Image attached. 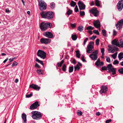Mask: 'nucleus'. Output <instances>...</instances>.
Masks as SVG:
<instances>
[{
	"instance_id": "1",
	"label": "nucleus",
	"mask_w": 123,
	"mask_h": 123,
	"mask_svg": "<svg viewBox=\"0 0 123 123\" xmlns=\"http://www.w3.org/2000/svg\"><path fill=\"white\" fill-rule=\"evenodd\" d=\"M40 14L42 18L48 19L53 18L54 15L53 12L50 11H43L40 12Z\"/></svg>"
},
{
	"instance_id": "2",
	"label": "nucleus",
	"mask_w": 123,
	"mask_h": 123,
	"mask_svg": "<svg viewBox=\"0 0 123 123\" xmlns=\"http://www.w3.org/2000/svg\"><path fill=\"white\" fill-rule=\"evenodd\" d=\"M32 117L34 119L39 120L42 118V114L40 112L37 111H33L31 113Z\"/></svg>"
},
{
	"instance_id": "3",
	"label": "nucleus",
	"mask_w": 123,
	"mask_h": 123,
	"mask_svg": "<svg viewBox=\"0 0 123 123\" xmlns=\"http://www.w3.org/2000/svg\"><path fill=\"white\" fill-rule=\"evenodd\" d=\"M94 44V43L93 42L89 43V44L87 46L86 48V51L87 53H91L93 51L94 49L93 45Z\"/></svg>"
},
{
	"instance_id": "4",
	"label": "nucleus",
	"mask_w": 123,
	"mask_h": 123,
	"mask_svg": "<svg viewBox=\"0 0 123 123\" xmlns=\"http://www.w3.org/2000/svg\"><path fill=\"white\" fill-rule=\"evenodd\" d=\"M98 50H95L93 52H92V53L89 55V57L92 60L94 61L96 60H97L98 57Z\"/></svg>"
},
{
	"instance_id": "5",
	"label": "nucleus",
	"mask_w": 123,
	"mask_h": 123,
	"mask_svg": "<svg viewBox=\"0 0 123 123\" xmlns=\"http://www.w3.org/2000/svg\"><path fill=\"white\" fill-rule=\"evenodd\" d=\"M38 5L41 11L44 10L46 8V4L45 2L41 0L38 1Z\"/></svg>"
},
{
	"instance_id": "6",
	"label": "nucleus",
	"mask_w": 123,
	"mask_h": 123,
	"mask_svg": "<svg viewBox=\"0 0 123 123\" xmlns=\"http://www.w3.org/2000/svg\"><path fill=\"white\" fill-rule=\"evenodd\" d=\"M107 68L109 73L112 72L113 75L116 74V68H113L111 64H108L107 66Z\"/></svg>"
},
{
	"instance_id": "7",
	"label": "nucleus",
	"mask_w": 123,
	"mask_h": 123,
	"mask_svg": "<svg viewBox=\"0 0 123 123\" xmlns=\"http://www.w3.org/2000/svg\"><path fill=\"white\" fill-rule=\"evenodd\" d=\"M37 55L41 58L44 59L46 57V53L44 51L39 49L37 53Z\"/></svg>"
},
{
	"instance_id": "8",
	"label": "nucleus",
	"mask_w": 123,
	"mask_h": 123,
	"mask_svg": "<svg viewBox=\"0 0 123 123\" xmlns=\"http://www.w3.org/2000/svg\"><path fill=\"white\" fill-rule=\"evenodd\" d=\"M90 12L95 17H97L99 15V11L96 8H92V9L90 10Z\"/></svg>"
},
{
	"instance_id": "9",
	"label": "nucleus",
	"mask_w": 123,
	"mask_h": 123,
	"mask_svg": "<svg viewBox=\"0 0 123 123\" xmlns=\"http://www.w3.org/2000/svg\"><path fill=\"white\" fill-rule=\"evenodd\" d=\"M123 26V19H122L118 21L116 25L117 29L119 30L122 28Z\"/></svg>"
},
{
	"instance_id": "10",
	"label": "nucleus",
	"mask_w": 123,
	"mask_h": 123,
	"mask_svg": "<svg viewBox=\"0 0 123 123\" xmlns=\"http://www.w3.org/2000/svg\"><path fill=\"white\" fill-rule=\"evenodd\" d=\"M50 40L48 38H42L40 39V42L42 44H47L50 42Z\"/></svg>"
},
{
	"instance_id": "11",
	"label": "nucleus",
	"mask_w": 123,
	"mask_h": 123,
	"mask_svg": "<svg viewBox=\"0 0 123 123\" xmlns=\"http://www.w3.org/2000/svg\"><path fill=\"white\" fill-rule=\"evenodd\" d=\"M117 9L119 11H121L123 8V0H120L117 4Z\"/></svg>"
},
{
	"instance_id": "12",
	"label": "nucleus",
	"mask_w": 123,
	"mask_h": 123,
	"mask_svg": "<svg viewBox=\"0 0 123 123\" xmlns=\"http://www.w3.org/2000/svg\"><path fill=\"white\" fill-rule=\"evenodd\" d=\"M39 106L38 102L37 101H36L30 106V108L31 110H33L37 108Z\"/></svg>"
},
{
	"instance_id": "13",
	"label": "nucleus",
	"mask_w": 123,
	"mask_h": 123,
	"mask_svg": "<svg viewBox=\"0 0 123 123\" xmlns=\"http://www.w3.org/2000/svg\"><path fill=\"white\" fill-rule=\"evenodd\" d=\"M43 34L44 36L50 38H52L53 37V35L50 32L47 31L44 32Z\"/></svg>"
},
{
	"instance_id": "14",
	"label": "nucleus",
	"mask_w": 123,
	"mask_h": 123,
	"mask_svg": "<svg viewBox=\"0 0 123 123\" xmlns=\"http://www.w3.org/2000/svg\"><path fill=\"white\" fill-rule=\"evenodd\" d=\"M78 4L80 10H83L85 9L86 6L83 2L79 1L78 2Z\"/></svg>"
},
{
	"instance_id": "15",
	"label": "nucleus",
	"mask_w": 123,
	"mask_h": 123,
	"mask_svg": "<svg viewBox=\"0 0 123 123\" xmlns=\"http://www.w3.org/2000/svg\"><path fill=\"white\" fill-rule=\"evenodd\" d=\"M40 28L42 31H43L47 28L45 23H44L43 22H42L41 23Z\"/></svg>"
},
{
	"instance_id": "16",
	"label": "nucleus",
	"mask_w": 123,
	"mask_h": 123,
	"mask_svg": "<svg viewBox=\"0 0 123 123\" xmlns=\"http://www.w3.org/2000/svg\"><path fill=\"white\" fill-rule=\"evenodd\" d=\"M108 90V88L106 86H102L101 89L100 91V93L101 94L104 93L106 92Z\"/></svg>"
},
{
	"instance_id": "17",
	"label": "nucleus",
	"mask_w": 123,
	"mask_h": 123,
	"mask_svg": "<svg viewBox=\"0 0 123 123\" xmlns=\"http://www.w3.org/2000/svg\"><path fill=\"white\" fill-rule=\"evenodd\" d=\"M29 87L37 91L39 90L40 88V87L38 86L37 85H34V84H32L31 85H30Z\"/></svg>"
},
{
	"instance_id": "18",
	"label": "nucleus",
	"mask_w": 123,
	"mask_h": 123,
	"mask_svg": "<svg viewBox=\"0 0 123 123\" xmlns=\"http://www.w3.org/2000/svg\"><path fill=\"white\" fill-rule=\"evenodd\" d=\"M93 24L94 26L97 28H100V23L99 20L94 21Z\"/></svg>"
},
{
	"instance_id": "19",
	"label": "nucleus",
	"mask_w": 123,
	"mask_h": 123,
	"mask_svg": "<svg viewBox=\"0 0 123 123\" xmlns=\"http://www.w3.org/2000/svg\"><path fill=\"white\" fill-rule=\"evenodd\" d=\"M104 64V62H95V65L96 66V67L98 68H100L101 66H102Z\"/></svg>"
},
{
	"instance_id": "20",
	"label": "nucleus",
	"mask_w": 123,
	"mask_h": 123,
	"mask_svg": "<svg viewBox=\"0 0 123 123\" xmlns=\"http://www.w3.org/2000/svg\"><path fill=\"white\" fill-rule=\"evenodd\" d=\"M22 118L23 120V123H26V115L25 113H23L22 114Z\"/></svg>"
},
{
	"instance_id": "21",
	"label": "nucleus",
	"mask_w": 123,
	"mask_h": 123,
	"mask_svg": "<svg viewBox=\"0 0 123 123\" xmlns=\"http://www.w3.org/2000/svg\"><path fill=\"white\" fill-rule=\"evenodd\" d=\"M112 44L113 45H114L116 46H119V42L118 41V40L115 39L112 42Z\"/></svg>"
},
{
	"instance_id": "22",
	"label": "nucleus",
	"mask_w": 123,
	"mask_h": 123,
	"mask_svg": "<svg viewBox=\"0 0 123 123\" xmlns=\"http://www.w3.org/2000/svg\"><path fill=\"white\" fill-rule=\"evenodd\" d=\"M95 5L97 6L98 7H100V1L98 0H95Z\"/></svg>"
},
{
	"instance_id": "23",
	"label": "nucleus",
	"mask_w": 123,
	"mask_h": 123,
	"mask_svg": "<svg viewBox=\"0 0 123 123\" xmlns=\"http://www.w3.org/2000/svg\"><path fill=\"white\" fill-rule=\"evenodd\" d=\"M118 58L119 60H120L123 58V52H121L119 53L118 55Z\"/></svg>"
},
{
	"instance_id": "24",
	"label": "nucleus",
	"mask_w": 123,
	"mask_h": 123,
	"mask_svg": "<svg viewBox=\"0 0 123 123\" xmlns=\"http://www.w3.org/2000/svg\"><path fill=\"white\" fill-rule=\"evenodd\" d=\"M75 52L76 57L78 58H80V52L78 50L76 51Z\"/></svg>"
},
{
	"instance_id": "25",
	"label": "nucleus",
	"mask_w": 123,
	"mask_h": 123,
	"mask_svg": "<svg viewBox=\"0 0 123 123\" xmlns=\"http://www.w3.org/2000/svg\"><path fill=\"white\" fill-rule=\"evenodd\" d=\"M119 41L120 43V44L119 43V46L118 47H121V48L123 47V41L122 39H120L119 40Z\"/></svg>"
},
{
	"instance_id": "26",
	"label": "nucleus",
	"mask_w": 123,
	"mask_h": 123,
	"mask_svg": "<svg viewBox=\"0 0 123 123\" xmlns=\"http://www.w3.org/2000/svg\"><path fill=\"white\" fill-rule=\"evenodd\" d=\"M76 3L73 1L72 0L70 3V5L71 7H74L76 5Z\"/></svg>"
},
{
	"instance_id": "27",
	"label": "nucleus",
	"mask_w": 123,
	"mask_h": 123,
	"mask_svg": "<svg viewBox=\"0 0 123 123\" xmlns=\"http://www.w3.org/2000/svg\"><path fill=\"white\" fill-rule=\"evenodd\" d=\"M84 29V27L82 26H79L77 28V30L80 31H82Z\"/></svg>"
},
{
	"instance_id": "28",
	"label": "nucleus",
	"mask_w": 123,
	"mask_h": 123,
	"mask_svg": "<svg viewBox=\"0 0 123 123\" xmlns=\"http://www.w3.org/2000/svg\"><path fill=\"white\" fill-rule=\"evenodd\" d=\"M36 61L39 63H40L43 66H44V64L43 62L42 61L40 60L38 58H36Z\"/></svg>"
},
{
	"instance_id": "29",
	"label": "nucleus",
	"mask_w": 123,
	"mask_h": 123,
	"mask_svg": "<svg viewBox=\"0 0 123 123\" xmlns=\"http://www.w3.org/2000/svg\"><path fill=\"white\" fill-rule=\"evenodd\" d=\"M74 71H75L76 70H79L80 68L78 64H77L74 66Z\"/></svg>"
},
{
	"instance_id": "30",
	"label": "nucleus",
	"mask_w": 123,
	"mask_h": 123,
	"mask_svg": "<svg viewBox=\"0 0 123 123\" xmlns=\"http://www.w3.org/2000/svg\"><path fill=\"white\" fill-rule=\"evenodd\" d=\"M55 6V3L54 2H52L50 3V7L52 9H53Z\"/></svg>"
},
{
	"instance_id": "31",
	"label": "nucleus",
	"mask_w": 123,
	"mask_h": 123,
	"mask_svg": "<svg viewBox=\"0 0 123 123\" xmlns=\"http://www.w3.org/2000/svg\"><path fill=\"white\" fill-rule=\"evenodd\" d=\"M102 33L103 35L105 37L107 36L106 31L104 29L102 30Z\"/></svg>"
},
{
	"instance_id": "32",
	"label": "nucleus",
	"mask_w": 123,
	"mask_h": 123,
	"mask_svg": "<svg viewBox=\"0 0 123 123\" xmlns=\"http://www.w3.org/2000/svg\"><path fill=\"white\" fill-rule=\"evenodd\" d=\"M74 68L73 66L69 67V73L72 72Z\"/></svg>"
},
{
	"instance_id": "33",
	"label": "nucleus",
	"mask_w": 123,
	"mask_h": 123,
	"mask_svg": "<svg viewBox=\"0 0 123 123\" xmlns=\"http://www.w3.org/2000/svg\"><path fill=\"white\" fill-rule=\"evenodd\" d=\"M64 62V61L62 60L61 62L60 63L59 62L57 63V65L59 67H61Z\"/></svg>"
},
{
	"instance_id": "34",
	"label": "nucleus",
	"mask_w": 123,
	"mask_h": 123,
	"mask_svg": "<svg viewBox=\"0 0 123 123\" xmlns=\"http://www.w3.org/2000/svg\"><path fill=\"white\" fill-rule=\"evenodd\" d=\"M72 38L73 40H75L76 39L77 37L76 35H72Z\"/></svg>"
},
{
	"instance_id": "35",
	"label": "nucleus",
	"mask_w": 123,
	"mask_h": 123,
	"mask_svg": "<svg viewBox=\"0 0 123 123\" xmlns=\"http://www.w3.org/2000/svg\"><path fill=\"white\" fill-rule=\"evenodd\" d=\"M118 71V72L121 74H123V68H119Z\"/></svg>"
},
{
	"instance_id": "36",
	"label": "nucleus",
	"mask_w": 123,
	"mask_h": 123,
	"mask_svg": "<svg viewBox=\"0 0 123 123\" xmlns=\"http://www.w3.org/2000/svg\"><path fill=\"white\" fill-rule=\"evenodd\" d=\"M47 27V28H50L52 26V24L51 23H45Z\"/></svg>"
},
{
	"instance_id": "37",
	"label": "nucleus",
	"mask_w": 123,
	"mask_h": 123,
	"mask_svg": "<svg viewBox=\"0 0 123 123\" xmlns=\"http://www.w3.org/2000/svg\"><path fill=\"white\" fill-rule=\"evenodd\" d=\"M67 66L65 64H64L62 66V70L64 71H66Z\"/></svg>"
},
{
	"instance_id": "38",
	"label": "nucleus",
	"mask_w": 123,
	"mask_h": 123,
	"mask_svg": "<svg viewBox=\"0 0 123 123\" xmlns=\"http://www.w3.org/2000/svg\"><path fill=\"white\" fill-rule=\"evenodd\" d=\"M117 54V53L116 52L112 55V56L113 59H115L116 58Z\"/></svg>"
},
{
	"instance_id": "39",
	"label": "nucleus",
	"mask_w": 123,
	"mask_h": 123,
	"mask_svg": "<svg viewBox=\"0 0 123 123\" xmlns=\"http://www.w3.org/2000/svg\"><path fill=\"white\" fill-rule=\"evenodd\" d=\"M72 12L73 11L72 10L69 9L68 11L67 12V15H69L71 14L72 13Z\"/></svg>"
},
{
	"instance_id": "40",
	"label": "nucleus",
	"mask_w": 123,
	"mask_h": 123,
	"mask_svg": "<svg viewBox=\"0 0 123 123\" xmlns=\"http://www.w3.org/2000/svg\"><path fill=\"white\" fill-rule=\"evenodd\" d=\"M18 64V63L16 61H15L13 62L12 63V67H13L14 66H17Z\"/></svg>"
},
{
	"instance_id": "41",
	"label": "nucleus",
	"mask_w": 123,
	"mask_h": 123,
	"mask_svg": "<svg viewBox=\"0 0 123 123\" xmlns=\"http://www.w3.org/2000/svg\"><path fill=\"white\" fill-rule=\"evenodd\" d=\"M77 113L78 115L81 116L82 115V113L81 111L78 110L77 112Z\"/></svg>"
},
{
	"instance_id": "42",
	"label": "nucleus",
	"mask_w": 123,
	"mask_h": 123,
	"mask_svg": "<svg viewBox=\"0 0 123 123\" xmlns=\"http://www.w3.org/2000/svg\"><path fill=\"white\" fill-rule=\"evenodd\" d=\"M33 95L32 93H31L30 94H26V97L27 98H29L32 96Z\"/></svg>"
},
{
	"instance_id": "43",
	"label": "nucleus",
	"mask_w": 123,
	"mask_h": 123,
	"mask_svg": "<svg viewBox=\"0 0 123 123\" xmlns=\"http://www.w3.org/2000/svg\"><path fill=\"white\" fill-rule=\"evenodd\" d=\"M119 62V61L117 60H116L114 61L113 62V64L114 65L117 64H118Z\"/></svg>"
},
{
	"instance_id": "44",
	"label": "nucleus",
	"mask_w": 123,
	"mask_h": 123,
	"mask_svg": "<svg viewBox=\"0 0 123 123\" xmlns=\"http://www.w3.org/2000/svg\"><path fill=\"white\" fill-rule=\"evenodd\" d=\"M80 14L81 16H83L85 15V13L84 11H80Z\"/></svg>"
},
{
	"instance_id": "45",
	"label": "nucleus",
	"mask_w": 123,
	"mask_h": 123,
	"mask_svg": "<svg viewBox=\"0 0 123 123\" xmlns=\"http://www.w3.org/2000/svg\"><path fill=\"white\" fill-rule=\"evenodd\" d=\"M106 61L107 62H110L111 60L110 57L107 56H106Z\"/></svg>"
},
{
	"instance_id": "46",
	"label": "nucleus",
	"mask_w": 123,
	"mask_h": 123,
	"mask_svg": "<svg viewBox=\"0 0 123 123\" xmlns=\"http://www.w3.org/2000/svg\"><path fill=\"white\" fill-rule=\"evenodd\" d=\"M74 11L76 12H79V9L77 5L74 8Z\"/></svg>"
},
{
	"instance_id": "47",
	"label": "nucleus",
	"mask_w": 123,
	"mask_h": 123,
	"mask_svg": "<svg viewBox=\"0 0 123 123\" xmlns=\"http://www.w3.org/2000/svg\"><path fill=\"white\" fill-rule=\"evenodd\" d=\"M94 33L97 35H99V33L98 30H94L93 31Z\"/></svg>"
},
{
	"instance_id": "48",
	"label": "nucleus",
	"mask_w": 123,
	"mask_h": 123,
	"mask_svg": "<svg viewBox=\"0 0 123 123\" xmlns=\"http://www.w3.org/2000/svg\"><path fill=\"white\" fill-rule=\"evenodd\" d=\"M88 37L86 38L85 40H84V42L83 45L84 46H85L86 44V42H87V40H88Z\"/></svg>"
},
{
	"instance_id": "49",
	"label": "nucleus",
	"mask_w": 123,
	"mask_h": 123,
	"mask_svg": "<svg viewBox=\"0 0 123 123\" xmlns=\"http://www.w3.org/2000/svg\"><path fill=\"white\" fill-rule=\"evenodd\" d=\"M107 67L104 66L102 67L101 68V70H107Z\"/></svg>"
},
{
	"instance_id": "50",
	"label": "nucleus",
	"mask_w": 123,
	"mask_h": 123,
	"mask_svg": "<svg viewBox=\"0 0 123 123\" xmlns=\"http://www.w3.org/2000/svg\"><path fill=\"white\" fill-rule=\"evenodd\" d=\"M99 43V40L98 39H97L96 40V44L97 45H98Z\"/></svg>"
},
{
	"instance_id": "51",
	"label": "nucleus",
	"mask_w": 123,
	"mask_h": 123,
	"mask_svg": "<svg viewBox=\"0 0 123 123\" xmlns=\"http://www.w3.org/2000/svg\"><path fill=\"white\" fill-rule=\"evenodd\" d=\"M104 48H102L101 49V52L102 53V54L103 55H104L105 54L104 53Z\"/></svg>"
},
{
	"instance_id": "52",
	"label": "nucleus",
	"mask_w": 123,
	"mask_h": 123,
	"mask_svg": "<svg viewBox=\"0 0 123 123\" xmlns=\"http://www.w3.org/2000/svg\"><path fill=\"white\" fill-rule=\"evenodd\" d=\"M86 29L87 30H92L93 29V28L92 26H89L86 28Z\"/></svg>"
},
{
	"instance_id": "53",
	"label": "nucleus",
	"mask_w": 123,
	"mask_h": 123,
	"mask_svg": "<svg viewBox=\"0 0 123 123\" xmlns=\"http://www.w3.org/2000/svg\"><path fill=\"white\" fill-rule=\"evenodd\" d=\"M81 60L83 62H85L86 61V60L85 59L84 57L83 56H81Z\"/></svg>"
},
{
	"instance_id": "54",
	"label": "nucleus",
	"mask_w": 123,
	"mask_h": 123,
	"mask_svg": "<svg viewBox=\"0 0 123 123\" xmlns=\"http://www.w3.org/2000/svg\"><path fill=\"white\" fill-rule=\"evenodd\" d=\"M42 70L41 69H38L37 70V72L39 74H42V72H41Z\"/></svg>"
},
{
	"instance_id": "55",
	"label": "nucleus",
	"mask_w": 123,
	"mask_h": 123,
	"mask_svg": "<svg viewBox=\"0 0 123 123\" xmlns=\"http://www.w3.org/2000/svg\"><path fill=\"white\" fill-rule=\"evenodd\" d=\"M96 36H92L90 38V39L94 40L96 38Z\"/></svg>"
},
{
	"instance_id": "56",
	"label": "nucleus",
	"mask_w": 123,
	"mask_h": 123,
	"mask_svg": "<svg viewBox=\"0 0 123 123\" xmlns=\"http://www.w3.org/2000/svg\"><path fill=\"white\" fill-rule=\"evenodd\" d=\"M71 25L72 28H74L76 26V24L75 23L71 24Z\"/></svg>"
},
{
	"instance_id": "57",
	"label": "nucleus",
	"mask_w": 123,
	"mask_h": 123,
	"mask_svg": "<svg viewBox=\"0 0 123 123\" xmlns=\"http://www.w3.org/2000/svg\"><path fill=\"white\" fill-rule=\"evenodd\" d=\"M117 34V32L115 30H113V35L114 36H115Z\"/></svg>"
},
{
	"instance_id": "58",
	"label": "nucleus",
	"mask_w": 123,
	"mask_h": 123,
	"mask_svg": "<svg viewBox=\"0 0 123 123\" xmlns=\"http://www.w3.org/2000/svg\"><path fill=\"white\" fill-rule=\"evenodd\" d=\"M35 66L36 67H37L38 68H40V66L37 63H36Z\"/></svg>"
},
{
	"instance_id": "59",
	"label": "nucleus",
	"mask_w": 123,
	"mask_h": 123,
	"mask_svg": "<svg viewBox=\"0 0 123 123\" xmlns=\"http://www.w3.org/2000/svg\"><path fill=\"white\" fill-rule=\"evenodd\" d=\"M111 121V119L107 120H106L105 122L106 123H109Z\"/></svg>"
},
{
	"instance_id": "60",
	"label": "nucleus",
	"mask_w": 123,
	"mask_h": 123,
	"mask_svg": "<svg viewBox=\"0 0 123 123\" xmlns=\"http://www.w3.org/2000/svg\"><path fill=\"white\" fill-rule=\"evenodd\" d=\"M15 58V57H14L13 58H12V59H10L9 60H10V61L9 62H12V61Z\"/></svg>"
},
{
	"instance_id": "61",
	"label": "nucleus",
	"mask_w": 123,
	"mask_h": 123,
	"mask_svg": "<svg viewBox=\"0 0 123 123\" xmlns=\"http://www.w3.org/2000/svg\"><path fill=\"white\" fill-rule=\"evenodd\" d=\"M6 11L7 13L9 12H10V11L9 10V9L8 8L6 9Z\"/></svg>"
},
{
	"instance_id": "62",
	"label": "nucleus",
	"mask_w": 123,
	"mask_h": 123,
	"mask_svg": "<svg viewBox=\"0 0 123 123\" xmlns=\"http://www.w3.org/2000/svg\"><path fill=\"white\" fill-rule=\"evenodd\" d=\"M110 48L111 49H108V51L110 53L111 51L112 50V49L113 48V47H110Z\"/></svg>"
},
{
	"instance_id": "63",
	"label": "nucleus",
	"mask_w": 123,
	"mask_h": 123,
	"mask_svg": "<svg viewBox=\"0 0 123 123\" xmlns=\"http://www.w3.org/2000/svg\"><path fill=\"white\" fill-rule=\"evenodd\" d=\"M73 63L74 64H75L76 63V60H75V59H73Z\"/></svg>"
},
{
	"instance_id": "64",
	"label": "nucleus",
	"mask_w": 123,
	"mask_h": 123,
	"mask_svg": "<svg viewBox=\"0 0 123 123\" xmlns=\"http://www.w3.org/2000/svg\"><path fill=\"white\" fill-rule=\"evenodd\" d=\"M113 48L116 50L117 51H118L119 50L118 48L117 47H116L114 46H113Z\"/></svg>"
}]
</instances>
